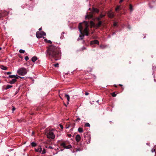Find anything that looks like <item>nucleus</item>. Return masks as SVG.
<instances>
[{"label": "nucleus", "mask_w": 156, "mask_h": 156, "mask_svg": "<svg viewBox=\"0 0 156 156\" xmlns=\"http://www.w3.org/2000/svg\"><path fill=\"white\" fill-rule=\"evenodd\" d=\"M31 146L33 147H35L36 145V143L34 142L31 143Z\"/></svg>", "instance_id": "obj_22"}, {"label": "nucleus", "mask_w": 156, "mask_h": 156, "mask_svg": "<svg viewBox=\"0 0 156 156\" xmlns=\"http://www.w3.org/2000/svg\"><path fill=\"white\" fill-rule=\"evenodd\" d=\"M46 52L51 57L54 58H58L55 59L56 61L60 59V52L58 50L55 49V48L54 47H49L47 50Z\"/></svg>", "instance_id": "obj_2"}, {"label": "nucleus", "mask_w": 156, "mask_h": 156, "mask_svg": "<svg viewBox=\"0 0 156 156\" xmlns=\"http://www.w3.org/2000/svg\"><path fill=\"white\" fill-rule=\"evenodd\" d=\"M151 152L153 153L155 151V149H154L153 148L151 151Z\"/></svg>", "instance_id": "obj_33"}, {"label": "nucleus", "mask_w": 156, "mask_h": 156, "mask_svg": "<svg viewBox=\"0 0 156 156\" xmlns=\"http://www.w3.org/2000/svg\"><path fill=\"white\" fill-rule=\"evenodd\" d=\"M108 16L109 17L112 18L114 16L113 13L111 11L109 12L108 13Z\"/></svg>", "instance_id": "obj_8"}, {"label": "nucleus", "mask_w": 156, "mask_h": 156, "mask_svg": "<svg viewBox=\"0 0 156 156\" xmlns=\"http://www.w3.org/2000/svg\"><path fill=\"white\" fill-rule=\"evenodd\" d=\"M90 44L91 45H92L94 44H99V41L98 40H94L91 41Z\"/></svg>", "instance_id": "obj_9"}, {"label": "nucleus", "mask_w": 156, "mask_h": 156, "mask_svg": "<svg viewBox=\"0 0 156 156\" xmlns=\"http://www.w3.org/2000/svg\"><path fill=\"white\" fill-rule=\"evenodd\" d=\"M63 35H61V37H60V38H61V39H63Z\"/></svg>", "instance_id": "obj_41"}, {"label": "nucleus", "mask_w": 156, "mask_h": 156, "mask_svg": "<svg viewBox=\"0 0 156 156\" xmlns=\"http://www.w3.org/2000/svg\"><path fill=\"white\" fill-rule=\"evenodd\" d=\"M69 126H68L67 127H66V129H68V128H69Z\"/></svg>", "instance_id": "obj_44"}, {"label": "nucleus", "mask_w": 156, "mask_h": 156, "mask_svg": "<svg viewBox=\"0 0 156 156\" xmlns=\"http://www.w3.org/2000/svg\"><path fill=\"white\" fill-rule=\"evenodd\" d=\"M35 150L36 152L39 153L42 152V154H44L46 153L45 149L43 148L42 150V148L41 147H39L37 148H35Z\"/></svg>", "instance_id": "obj_6"}, {"label": "nucleus", "mask_w": 156, "mask_h": 156, "mask_svg": "<svg viewBox=\"0 0 156 156\" xmlns=\"http://www.w3.org/2000/svg\"><path fill=\"white\" fill-rule=\"evenodd\" d=\"M129 9L130 10V12H131L133 10V9L132 5L131 4L129 5Z\"/></svg>", "instance_id": "obj_17"}, {"label": "nucleus", "mask_w": 156, "mask_h": 156, "mask_svg": "<svg viewBox=\"0 0 156 156\" xmlns=\"http://www.w3.org/2000/svg\"><path fill=\"white\" fill-rule=\"evenodd\" d=\"M54 66L56 67H58V63H56L54 65Z\"/></svg>", "instance_id": "obj_31"}, {"label": "nucleus", "mask_w": 156, "mask_h": 156, "mask_svg": "<svg viewBox=\"0 0 156 156\" xmlns=\"http://www.w3.org/2000/svg\"><path fill=\"white\" fill-rule=\"evenodd\" d=\"M46 35V33L43 31L41 32H37L36 36L37 38H41L43 36Z\"/></svg>", "instance_id": "obj_5"}, {"label": "nucleus", "mask_w": 156, "mask_h": 156, "mask_svg": "<svg viewBox=\"0 0 156 156\" xmlns=\"http://www.w3.org/2000/svg\"><path fill=\"white\" fill-rule=\"evenodd\" d=\"M98 101H99V100H98V101H97V102H98Z\"/></svg>", "instance_id": "obj_51"}, {"label": "nucleus", "mask_w": 156, "mask_h": 156, "mask_svg": "<svg viewBox=\"0 0 156 156\" xmlns=\"http://www.w3.org/2000/svg\"><path fill=\"white\" fill-rule=\"evenodd\" d=\"M83 28L84 29L83 31V33L86 36L89 35L88 23L86 21H84L83 23H80L79 24L78 29L80 34L79 35V37L77 39L78 41L82 39L84 37L82 32V30Z\"/></svg>", "instance_id": "obj_1"}, {"label": "nucleus", "mask_w": 156, "mask_h": 156, "mask_svg": "<svg viewBox=\"0 0 156 156\" xmlns=\"http://www.w3.org/2000/svg\"><path fill=\"white\" fill-rule=\"evenodd\" d=\"M12 87V85H7L6 86V88H5V89L6 90H7V89H9V88H11V87Z\"/></svg>", "instance_id": "obj_18"}, {"label": "nucleus", "mask_w": 156, "mask_h": 156, "mask_svg": "<svg viewBox=\"0 0 156 156\" xmlns=\"http://www.w3.org/2000/svg\"><path fill=\"white\" fill-rule=\"evenodd\" d=\"M119 86H122V85H121V84H119Z\"/></svg>", "instance_id": "obj_47"}, {"label": "nucleus", "mask_w": 156, "mask_h": 156, "mask_svg": "<svg viewBox=\"0 0 156 156\" xmlns=\"http://www.w3.org/2000/svg\"><path fill=\"white\" fill-rule=\"evenodd\" d=\"M10 73H10V72H7V74H10Z\"/></svg>", "instance_id": "obj_46"}, {"label": "nucleus", "mask_w": 156, "mask_h": 156, "mask_svg": "<svg viewBox=\"0 0 156 156\" xmlns=\"http://www.w3.org/2000/svg\"><path fill=\"white\" fill-rule=\"evenodd\" d=\"M59 126L61 128L63 129V127L62 125L61 124H59Z\"/></svg>", "instance_id": "obj_39"}, {"label": "nucleus", "mask_w": 156, "mask_h": 156, "mask_svg": "<svg viewBox=\"0 0 156 156\" xmlns=\"http://www.w3.org/2000/svg\"><path fill=\"white\" fill-rule=\"evenodd\" d=\"M154 82H156V80H155V79H154Z\"/></svg>", "instance_id": "obj_50"}, {"label": "nucleus", "mask_w": 156, "mask_h": 156, "mask_svg": "<svg viewBox=\"0 0 156 156\" xmlns=\"http://www.w3.org/2000/svg\"><path fill=\"white\" fill-rule=\"evenodd\" d=\"M117 25V22H114V24H113V25L114 26H116Z\"/></svg>", "instance_id": "obj_30"}, {"label": "nucleus", "mask_w": 156, "mask_h": 156, "mask_svg": "<svg viewBox=\"0 0 156 156\" xmlns=\"http://www.w3.org/2000/svg\"><path fill=\"white\" fill-rule=\"evenodd\" d=\"M101 18L100 17V16H99V17H98V18H97V20H100V19H101Z\"/></svg>", "instance_id": "obj_37"}, {"label": "nucleus", "mask_w": 156, "mask_h": 156, "mask_svg": "<svg viewBox=\"0 0 156 156\" xmlns=\"http://www.w3.org/2000/svg\"><path fill=\"white\" fill-rule=\"evenodd\" d=\"M115 87H117V85H115Z\"/></svg>", "instance_id": "obj_48"}, {"label": "nucleus", "mask_w": 156, "mask_h": 156, "mask_svg": "<svg viewBox=\"0 0 156 156\" xmlns=\"http://www.w3.org/2000/svg\"><path fill=\"white\" fill-rule=\"evenodd\" d=\"M48 148L49 149H52L53 148L51 146H49L48 147Z\"/></svg>", "instance_id": "obj_42"}, {"label": "nucleus", "mask_w": 156, "mask_h": 156, "mask_svg": "<svg viewBox=\"0 0 156 156\" xmlns=\"http://www.w3.org/2000/svg\"><path fill=\"white\" fill-rule=\"evenodd\" d=\"M78 130L80 133H82L83 132V129L81 128H79Z\"/></svg>", "instance_id": "obj_19"}, {"label": "nucleus", "mask_w": 156, "mask_h": 156, "mask_svg": "<svg viewBox=\"0 0 156 156\" xmlns=\"http://www.w3.org/2000/svg\"><path fill=\"white\" fill-rule=\"evenodd\" d=\"M86 49V48L85 47H84V46L82 48V50H83L84 49Z\"/></svg>", "instance_id": "obj_36"}, {"label": "nucleus", "mask_w": 156, "mask_h": 156, "mask_svg": "<svg viewBox=\"0 0 156 156\" xmlns=\"http://www.w3.org/2000/svg\"><path fill=\"white\" fill-rule=\"evenodd\" d=\"M85 126L87 127H90V125L89 123L87 122L85 124Z\"/></svg>", "instance_id": "obj_24"}, {"label": "nucleus", "mask_w": 156, "mask_h": 156, "mask_svg": "<svg viewBox=\"0 0 156 156\" xmlns=\"http://www.w3.org/2000/svg\"><path fill=\"white\" fill-rule=\"evenodd\" d=\"M37 58L36 56H34L31 58L32 61L33 62H35L37 60Z\"/></svg>", "instance_id": "obj_14"}, {"label": "nucleus", "mask_w": 156, "mask_h": 156, "mask_svg": "<svg viewBox=\"0 0 156 156\" xmlns=\"http://www.w3.org/2000/svg\"><path fill=\"white\" fill-rule=\"evenodd\" d=\"M2 49L0 47V50H1Z\"/></svg>", "instance_id": "obj_53"}, {"label": "nucleus", "mask_w": 156, "mask_h": 156, "mask_svg": "<svg viewBox=\"0 0 156 156\" xmlns=\"http://www.w3.org/2000/svg\"><path fill=\"white\" fill-rule=\"evenodd\" d=\"M27 72V70L26 68L22 67L17 70V73L20 75L23 76L26 75Z\"/></svg>", "instance_id": "obj_3"}, {"label": "nucleus", "mask_w": 156, "mask_h": 156, "mask_svg": "<svg viewBox=\"0 0 156 156\" xmlns=\"http://www.w3.org/2000/svg\"><path fill=\"white\" fill-rule=\"evenodd\" d=\"M0 67L2 69L4 70H6L7 69V68L5 66L2 65Z\"/></svg>", "instance_id": "obj_15"}, {"label": "nucleus", "mask_w": 156, "mask_h": 156, "mask_svg": "<svg viewBox=\"0 0 156 156\" xmlns=\"http://www.w3.org/2000/svg\"><path fill=\"white\" fill-rule=\"evenodd\" d=\"M105 16V14H101L100 15V17L101 18H102L104 17Z\"/></svg>", "instance_id": "obj_28"}, {"label": "nucleus", "mask_w": 156, "mask_h": 156, "mask_svg": "<svg viewBox=\"0 0 156 156\" xmlns=\"http://www.w3.org/2000/svg\"><path fill=\"white\" fill-rule=\"evenodd\" d=\"M42 30V28L41 27V28H40L39 29V31H40V30Z\"/></svg>", "instance_id": "obj_45"}, {"label": "nucleus", "mask_w": 156, "mask_h": 156, "mask_svg": "<svg viewBox=\"0 0 156 156\" xmlns=\"http://www.w3.org/2000/svg\"><path fill=\"white\" fill-rule=\"evenodd\" d=\"M90 23L92 26L94 27V23L93 21H91L90 22Z\"/></svg>", "instance_id": "obj_26"}, {"label": "nucleus", "mask_w": 156, "mask_h": 156, "mask_svg": "<svg viewBox=\"0 0 156 156\" xmlns=\"http://www.w3.org/2000/svg\"><path fill=\"white\" fill-rule=\"evenodd\" d=\"M16 93H17V92H16Z\"/></svg>", "instance_id": "obj_54"}, {"label": "nucleus", "mask_w": 156, "mask_h": 156, "mask_svg": "<svg viewBox=\"0 0 156 156\" xmlns=\"http://www.w3.org/2000/svg\"><path fill=\"white\" fill-rule=\"evenodd\" d=\"M112 95L113 97H115L116 96V94L115 93H113L112 94Z\"/></svg>", "instance_id": "obj_29"}, {"label": "nucleus", "mask_w": 156, "mask_h": 156, "mask_svg": "<svg viewBox=\"0 0 156 156\" xmlns=\"http://www.w3.org/2000/svg\"><path fill=\"white\" fill-rule=\"evenodd\" d=\"M61 146L63 147L65 149H70L71 147V146L70 145L69 146H66L64 143H62L61 144Z\"/></svg>", "instance_id": "obj_7"}, {"label": "nucleus", "mask_w": 156, "mask_h": 156, "mask_svg": "<svg viewBox=\"0 0 156 156\" xmlns=\"http://www.w3.org/2000/svg\"><path fill=\"white\" fill-rule=\"evenodd\" d=\"M120 8L119 6H118L115 9V10L117 11L118 9H119Z\"/></svg>", "instance_id": "obj_34"}, {"label": "nucleus", "mask_w": 156, "mask_h": 156, "mask_svg": "<svg viewBox=\"0 0 156 156\" xmlns=\"http://www.w3.org/2000/svg\"><path fill=\"white\" fill-rule=\"evenodd\" d=\"M62 34H64V32H62Z\"/></svg>", "instance_id": "obj_52"}, {"label": "nucleus", "mask_w": 156, "mask_h": 156, "mask_svg": "<svg viewBox=\"0 0 156 156\" xmlns=\"http://www.w3.org/2000/svg\"><path fill=\"white\" fill-rule=\"evenodd\" d=\"M44 41L50 44H51L52 43L51 41L50 40H47L46 39H45Z\"/></svg>", "instance_id": "obj_23"}, {"label": "nucleus", "mask_w": 156, "mask_h": 156, "mask_svg": "<svg viewBox=\"0 0 156 156\" xmlns=\"http://www.w3.org/2000/svg\"><path fill=\"white\" fill-rule=\"evenodd\" d=\"M102 22L101 21H99L98 23L97 26L98 27H99L101 24Z\"/></svg>", "instance_id": "obj_21"}, {"label": "nucleus", "mask_w": 156, "mask_h": 156, "mask_svg": "<svg viewBox=\"0 0 156 156\" xmlns=\"http://www.w3.org/2000/svg\"><path fill=\"white\" fill-rule=\"evenodd\" d=\"M46 134L48 138L54 139L55 138V135L52 130L47 131Z\"/></svg>", "instance_id": "obj_4"}, {"label": "nucleus", "mask_w": 156, "mask_h": 156, "mask_svg": "<svg viewBox=\"0 0 156 156\" xmlns=\"http://www.w3.org/2000/svg\"><path fill=\"white\" fill-rule=\"evenodd\" d=\"M16 93H17V92H16Z\"/></svg>", "instance_id": "obj_55"}, {"label": "nucleus", "mask_w": 156, "mask_h": 156, "mask_svg": "<svg viewBox=\"0 0 156 156\" xmlns=\"http://www.w3.org/2000/svg\"><path fill=\"white\" fill-rule=\"evenodd\" d=\"M25 51L23 49H20L19 51V52L21 53H24Z\"/></svg>", "instance_id": "obj_20"}, {"label": "nucleus", "mask_w": 156, "mask_h": 156, "mask_svg": "<svg viewBox=\"0 0 156 156\" xmlns=\"http://www.w3.org/2000/svg\"><path fill=\"white\" fill-rule=\"evenodd\" d=\"M65 97H66L67 99V104L69 103V99H70V97L68 94H65Z\"/></svg>", "instance_id": "obj_13"}, {"label": "nucleus", "mask_w": 156, "mask_h": 156, "mask_svg": "<svg viewBox=\"0 0 156 156\" xmlns=\"http://www.w3.org/2000/svg\"><path fill=\"white\" fill-rule=\"evenodd\" d=\"M80 119L79 118H77V119L76 120V121L79 122L80 120Z\"/></svg>", "instance_id": "obj_32"}, {"label": "nucleus", "mask_w": 156, "mask_h": 156, "mask_svg": "<svg viewBox=\"0 0 156 156\" xmlns=\"http://www.w3.org/2000/svg\"><path fill=\"white\" fill-rule=\"evenodd\" d=\"M93 11L94 12L98 13L99 12V10L98 9L93 8Z\"/></svg>", "instance_id": "obj_16"}, {"label": "nucleus", "mask_w": 156, "mask_h": 156, "mask_svg": "<svg viewBox=\"0 0 156 156\" xmlns=\"http://www.w3.org/2000/svg\"><path fill=\"white\" fill-rule=\"evenodd\" d=\"M106 47V46H104V45H100V47L101 49H104L105 48V47Z\"/></svg>", "instance_id": "obj_25"}, {"label": "nucleus", "mask_w": 156, "mask_h": 156, "mask_svg": "<svg viewBox=\"0 0 156 156\" xmlns=\"http://www.w3.org/2000/svg\"><path fill=\"white\" fill-rule=\"evenodd\" d=\"M92 15H90V17H92Z\"/></svg>", "instance_id": "obj_49"}, {"label": "nucleus", "mask_w": 156, "mask_h": 156, "mask_svg": "<svg viewBox=\"0 0 156 156\" xmlns=\"http://www.w3.org/2000/svg\"><path fill=\"white\" fill-rule=\"evenodd\" d=\"M88 94H89V93H87V92H86L85 93V95H88Z\"/></svg>", "instance_id": "obj_40"}, {"label": "nucleus", "mask_w": 156, "mask_h": 156, "mask_svg": "<svg viewBox=\"0 0 156 156\" xmlns=\"http://www.w3.org/2000/svg\"><path fill=\"white\" fill-rule=\"evenodd\" d=\"M16 109V108L13 106L12 107V110L13 111H14Z\"/></svg>", "instance_id": "obj_35"}, {"label": "nucleus", "mask_w": 156, "mask_h": 156, "mask_svg": "<svg viewBox=\"0 0 156 156\" xmlns=\"http://www.w3.org/2000/svg\"><path fill=\"white\" fill-rule=\"evenodd\" d=\"M67 136L69 137H71L72 136V135L71 134H68Z\"/></svg>", "instance_id": "obj_38"}, {"label": "nucleus", "mask_w": 156, "mask_h": 156, "mask_svg": "<svg viewBox=\"0 0 156 156\" xmlns=\"http://www.w3.org/2000/svg\"><path fill=\"white\" fill-rule=\"evenodd\" d=\"M25 59L26 60V61H27L29 59V58L28 56H26L25 58Z\"/></svg>", "instance_id": "obj_27"}, {"label": "nucleus", "mask_w": 156, "mask_h": 156, "mask_svg": "<svg viewBox=\"0 0 156 156\" xmlns=\"http://www.w3.org/2000/svg\"><path fill=\"white\" fill-rule=\"evenodd\" d=\"M9 77L11 78H15L16 79H18L20 76H18L17 75H9Z\"/></svg>", "instance_id": "obj_10"}, {"label": "nucleus", "mask_w": 156, "mask_h": 156, "mask_svg": "<svg viewBox=\"0 0 156 156\" xmlns=\"http://www.w3.org/2000/svg\"><path fill=\"white\" fill-rule=\"evenodd\" d=\"M75 139L76 141L77 142L80 141L81 139V137L79 135H76V136Z\"/></svg>", "instance_id": "obj_11"}, {"label": "nucleus", "mask_w": 156, "mask_h": 156, "mask_svg": "<svg viewBox=\"0 0 156 156\" xmlns=\"http://www.w3.org/2000/svg\"><path fill=\"white\" fill-rule=\"evenodd\" d=\"M123 0H120L119 1V3H121L123 1Z\"/></svg>", "instance_id": "obj_43"}, {"label": "nucleus", "mask_w": 156, "mask_h": 156, "mask_svg": "<svg viewBox=\"0 0 156 156\" xmlns=\"http://www.w3.org/2000/svg\"><path fill=\"white\" fill-rule=\"evenodd\" d=\"M16 78L12 79L11 80L9 81V83L11 84H13L16 81Z\"/></svg>", "instance_id": "obj_12"}]
</instances>
